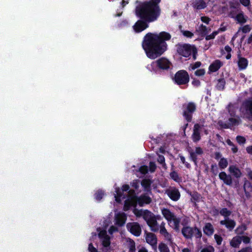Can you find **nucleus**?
I'll use <instances>...</instances> for the list:
<instances>
[{"label": "nucleus", "instance_id": "obj_1", "mask_svg": "<svg viewBox=\"0 0 252 252\" xmlns=\"http://www.w3.org/2000/svg\"><path fill=\"white\" fill-rule=\"evenodd\" d=\"M170 38V34L164 32L158 34L147 33L145 36L143 43V47L147 57L151 59H155L161 56L167 49L165 41Z\"/></svg>", "mask_w": 252, "mask_h": 252}, {"label": "nucleus", "instance_id": "obj_2", "mask_svg": "<svg viewBox=\"0 0 252 252\" xmlns=\"http://www.w3.org/2000/svg\"><path fill=\"white\" fill-rule=\"evenodd\" d=\"M160 0H151L140 3L136 8V14L147 22H152L157 19L159 15L158 3Z\"/></svg>", "mask_w": 252, "mask_h": 252}, {"label": "nucleus", "instance_id": "obj_3", "mask_svg": "<svg viewBox=\"0 0 252 252\" xmlns=\"http://www.w3.org/2000/svg\"><path fill=\"white\" fill-rule=\"evenodd\" d=\"M128 196L126 200L124 210H127L130 206H135L137 202L140 206H143L144 204H149L151 202V198L146 195L140 196L139 198H137L134 195V191L129 190L128 192Z\"/></svg>", "mask_w": 252, "mask_h": 252}, {"label": "nucleus", "instance_id": "obj_4", "mask_svg": "<svg viewBox=\"0 0 252 252\" xmlns=\"http://www.w3.org/2000/svg\"><path fill=\"white\" fill-rule=\"evenodd\" d=\"M178 53L181 56L188 57L191 54H194L196 51L194 47L188 44L179 45L177 49ZM193 58L196 59L195 55H193Z\"/></svg>", "mask_w": 252, "mask_h": 252}, {"label": "nucleus", "instance_id": "obj_5", "mask_svg": "<svg viewBox=\"0 0 252 252\" xmlns=\"http://www.w3.org/2000/svg\"><path fill=\"white\" fill-rule=\"evenodd\" d=\"M174 80L179 85L186 84L189 81V74L185 70L179 71L175 75Z\"/></svg>", "mask_w": 252, "mask_h": 252}, {"label": "nucleus", "instance_id": "obj_6", "mask_svg": "<svg viewBox=\"0 0 252 252\" xmlns=\"http://www.w3.org/2000/svg\"><path fill=\"white\" fill-rule=\"evenodd\" d=\"M184 107L185 108L184 116L188 121H189L191 119V116L190 113H192L195 110V105L193 103L189 102L185 104Z\"/></svg>", "mask_w": 252, "mask_h": 252}, {"label": "nucleus", "instance_id": "obj_7", "mask_svg": "<svg viewBox=\"0 0 252 252\" xmlns=\"http://www.w3.org/2000/svg\"><path fill=\"white\" fill-rule=\"evenodd\" d=\"M128 230L133 235L138 236L141 232V228L137 222H129L126 224Z\"/></svg>", "mask_w": 252, "mask_h": 252}, {"label": "nucleus", "instance_id": "obj_8", "mask_svg": "<svg viewBox=\"0 0 252 252\" xmlns=\"http://www.w3.org/2000/svg\"><path fill=\"white\" fill-rule=\"evenodd\" d=\"M133 213L137 217H142L146 221H148L154 216L153 213L147 210H139L137 209H134Z\"/></svg>", "mask_w": 252, "mask_h": 252}, {"label": "nucleus", "instance_id": "obj_9", "mask_svg": "<svg viewBox=\"0 0 252 252\" xmlns=\"http://www.w3.org/2000/svg\"><path fill=\"white\" fill-rule=\"evenodd\" d=\"M98 236L104 247L107 248L110 246V239L107 235L105 230H100L98 233Z\"/></svg>", "mask_w": 252, "mask_h": 252}, {"label": "nucleus", "instance_id": "obj_10", "mask_svg": "<svg viewBox=\"0 0 252 252\" xmlns=\"http://www.w3.org/2000/svg\"><path fill=\"white\" fill-rule=\"evenodd\" d=\"M145 239L146 242L150 244L155 250H157L158 240L156 236L154 234L152 233H146Z\"/></svg>", "mask_w": 252, "mask_h": 252}, {"label": "nucleus", "instance_id": "obj_11", "mask_svg": "<svg viewBox=\"0 0 252 252\" xmlns=\"http://www.w3.org/2000/svg\"><path fill=\"white\" fill-rule=\"evenodd\" d=\"M169 226L174 229L176 231L179 232L180 229V219L176 216H174L168 221Z\"/></svg>", "mask_w": 252, "mask_h": 252}, {"label": "nucleus", "instance_id": "obj_12", "mask_svg": "<svg viewBox=\"0 0 252 252\" xmlns=\"http://www.w3.org/2000/svg\"><path fill=\"white\" fill-rule=\"evenodd\" d=\"M126 220V217L124 213H118L115 215V223L118 226L123 225Z\"/></svg>", "mask_w": 252, "mask_h": 252}, {"label": "nucleus", "instance_id": "obj_13", "mask_svg": "<svg viewBox=\"0 0 252 252\" xmlns=\"http://www.w3.org/2000/svg\"><path fill=\"white\" fill-rule=\"evenodd\" d=\"M168 196L173 200L177 201L180 197V193L178 189L175 188L170 189L166 190Z\"/></svg>", "mask_w": 252, "mask_h": 252}, {"label": "nucleus", "instance_id": "obj_14", "mask_svg": "<svg viewBox=\"0 0 252 252\" xmlns=\"http://www.w3.org/2000/svg\"><path fill=\"white\" fill-rule=\"evenodd\" d=\"M129 187L128 185H126L123 186L122 189H117L116 190V194L115 195L116 201L120 202L121 198H124L123 196V192L124 191H127L129 189Z\"/></svg>", "mask_w": 252, "mask_h": 252}, {"label": "nucleus", "instance_id": "obj_15", "mask_svg": "<svg viewBox=\"0 0 252 252\" xmlns=\"http://www.w3.org/2000/svg\"><path fill=\"white\" fill-rule=\"evenodd\" d=\"M148 27L146 22L142 21H138L133 26L134 30L137 32H141Z\"/></svg>", "mask_w": 252, "mask_h": 252}, {"label": "nucleus", "instance_id": "obj_16", "mask_svg": "<svg viewBox=\"0 0 252 252\" xmlns=\"http://www.w3.org/2000/svg\"><path fill=\"white\" fill-rule=\"evenodd\" d=\"M157 63L159 68L162 69H166L169 67L170 63L165 58H160L153 63Z\"/></svg>", "mask_w": 252, "mask_h": 252}, {"label": "nucleus", "instance_id": "obj_17", "mask_svg": "<svg viewBox=\"0 0 252 252\" xmlns=\"http://www.w3.org/2000/svg\"><path fill=\"white\" fill-rule=\"evenodd\" d=\"M241 111L244 115H252V101H249L244 103Z\"/></svg>", "mask_w": 252, "mask_h": 252}, {"label": "nucleus", "instance_id": "obj_18", "mask_svg": "<svg viewBox=\"0 0 252 252\" xmlns=\"http://www.w3.org/2000/svg\"><path fill=\"white\" fill-rule=\"evenodd\" d=\"M220 179L223 181V183L227 185L230 186L232 183V180L231 177L226 174L224 172H221L219 174Z\"/></svg>", "mask_w": 252, "mask_h": 252}, {"label": "nucleus", "instance_id": "obj_19", "mask_svg": "<svg viewBox=\"0 0 252 252\" xmlns=\"http://www.w3.org/2000/svg\"><path fill=\"white\" fill-rule=\"evenodd\" d=\"M125 246L128 249L127 252H135V242L130 238H126Z\"/></svg>", "mask_w": 252, "mask_h": 252}, {"label": "nucleus", "instance_id": "obj_20", "mask_svg": "<svg viewBox=\"0 0 252 252\" xmlns=\"http://www.w3.org/2000/svg\"><path fill=\"white\" fill-rule=\"evenodd\" d=\"M222 65V63L220 60H216L212 63L209 67V71L210 73L216 72Z\"/></svg>", "mask_w": 252, "mask_h": 252}, {"label": "nucleus", "instance_id": "obj_21", "mask_svg": "<svg viewBox=\"0 0 252 252\" xmlns=\"http://www.w3.org/2000/svg\"><path fill=\"white\" fill-rule=\"evenodd\" d=\"M193 229L189 226H185L183 228L182 233L186 238H191L193 235Z\"/></svg>", "mask_w": 252, "mask_h": 252}, {"label": "nucleus", "instance_id": "obj_22", "mask_svg": "<svg viewBox=\"0 0 252 252\" xmlns=\"http://www.w3.org/2000/svg\"><path fill=\"white\" fill-rule=\"evenodd\" d=\"M165 223H162L159 228V233L168 241H171V235L167 232L164 226Z\"/></svg>", "mask_w": 252, "mask_h": 252}, {"label": "nucleus", "instance_id": "obj_23", "mask_svg": "<svg viewBox=\"0 0 252 252\" xmlns=\"http://www.w3.org/2000/svg\"><path fill=\"white\" fill-rule=\"evenodd\" d=\"M146 222L152 231H156L158 230V222L157 221V218L155 216L152 217Z\"/></svg>", "mask_w": 252, "mask_h": 252}, {"label": "nucleus", "instance_id": "obj_24", "mask_svg": "<svg viewBox=\"0 0 252 252\" xmlns=\"http://www.w3.org/2000/svg\"><path fill=\"white\" fill-rule=\"evenodd\" d=\"M220 223L222 225H224L226 228L230 230L233 229L235 226V221L228 219H226L220 221Z\"/></svg>", "mask_w": 252, "mask_h": 252}, {"label": "nucleus", "instance_id": "obj_25", "mask_svg": "<svg viewBox=\"0 0 252 252\" xmlns=\"http://www.w3.org/2000/svg\"><path fill=\"white\" fill-rule=\"evenodd\" d=\"M230 173L236 178H239L241 176V172L239 169L234 165H231L228 168Z\"/></svg>", "mask_w": 252, "mask_h": 252}, {"label": "nucleus", "instance_id": "obj_26", "mask_svg": "<svg viewBox=\"0 0 252 252\" xmlns=\"http://www.w3.org/2000/svg\"><path fill=\"white\" fill-rule=\"evenodd\" d=\"M203 230L204 233L208 236L212 235L214 231L213 226L210 223H206Z\"/></svg>", "mask_w": 252, "mask_h": 252}, {"label": "nucleus", "instance_id": "obj_27", "mask_svg": "<svg viewBox=\"0 0 252 252\" xmlns=\"http://www.w3.org/2000/svg\"><path fill=\"white\" fill-rule=\"evenodd\" d=\"M242 242V238L240 236L233 237L230 242V246L233 248H238Z\"/></svg>", "mask_w": 252, "mask_h": 252}, {"label": "nucleus", "instance_id": "obj_28", "mask_svg": "<svg viewBox=\"0 0 252 252\" xmlns=\"http://www.w3.org/2000/svg\"><path fill=\"white\" fill-rule=\"evenodd\" d=\"M193 6L194 9L200 10L205 8L207 4L203 0H197L193 3Z\"/></svg>", "mask_w": 252, "mask_h": 252}, {"label": "nucleus", "instance_id": "obj_29", "mask_svg": "<svg viewBox=\"0 0 252 252\" xmlns=\"http://www.w3.org/2000/svg\"><path fill=\"white\" fill-rule=\"evenodd\" d=\"M199 129L200 126L196 124L194 126L193 133L192 135V138L194 141L196 142L200 139L199 135Z\"/></svg>", "mask_w": 252, "mask_h": 252}, {"label": "nucleus", "instance_id": "obj_30", "mask_svg": "<svg viewBox=\"0 0 252 252\" xmlns=\"http://www.w3.org/2000/svg\"><path fill=\"white\" fill-rule=\"evenodd\" d=\"M210 29L207 28L203 24L199 26L196 29V32L202 35H206L209 32H210Z\"/></svg>", "mask_w": 252, "mask_h": 252}, {"label": "nucleus", "instance_id": "obj_31", "mask_svg": "<svg viewBox=\"0 0 252 252\" xmlns=\"http://www.w3.org/2000/svg\"><path fill=\"white\" fill-rule=\"evenodd\" d=\"M161 213L164 218L168 221L175 216L174 214L171 212L169 209H163L161 210Z\"/></svg>", "mask_w": 252, "mask_h": 252}, {"label": "nucleus", "instance_id": "obj_32", "mask_svg": "<svg viewBox=\"0 0 252 252\" xmlns=\"http://www.w3.org/2000/svg\"><path fill=\"white\" fill-rule=\"evenodd\" d=\"M203 153V151L201 148L200 147L196 148L194 151H191L190 153V157L192 158V160L195 162L196 161V157L198 155H201Z\"/></svg>", "mask_w": 252, "mask_h": 252}, {"label": "nucleus", "instance_id": "obj_33", "mask_svg": "<svg viewBox=\"0 0 252 252\" xmlns=\"http://www.w3.org/2000/svg\"><path fill=\"white\" fill-rule=\"evenodd\" d=\"M238 64L240 69H245L248 65V61L245 58L239 57Z\"/></svg>", "mask_w": 252, "mask_h": 252}, {"label": "nucleus", "instance_id": "obj_34", "mask_svg": "<svg viewBox=\"0 0 252 252\" xmlns=\"http://www.w3.org/2000/svg\"><path fill=\"white\" fill-rule=\"evenodd\" d=\"M244 190L248 197L252 196V187L249 183H245L244 185Z\"/></svg>", "mask_w": 252, "mask_h": 252}, {"label": "nucleus", "instance_id": "obj_35", "mask_svg": "<svg viewBox=\"0 0 252 252\" xmlns=\"http://www.w3.org/2000/svg\"><path fill=\"white\" fill-rule=\"evenodd\" d=\"M158 248L160 252H170V250L167 245L163 243H160Z\"/></svg>", "mask_w": 252, "mask_h": 252}, {"label": "nucleus", "instance_id": "obj_36", "mask_svg": "<svg viewBox=\"0 0 252 252\" xmlns=\"http://www.w3.org/2000/svg\"><path fill=\"white\" fill-rule=\"evenodd\" d=\"M237 21L240 23H244L247 21V18L242 13H239L236 17Z\"/></svg>", "mask_w": 252, "mask_h": 252}, {"label": "nucleus", "instance_id": "obj_37", "mask_svg": "<svg viewBox=\"0 0 252 252\" xmlns=\"http://www.w3.org/2000/svg\"><path fill=\"white\" fill-rule=\"evenodd\" d=\"M219 164L220 167L222 169L226 168L228 165L227 159L224 158H221L219 161Z\"/></svg>", "mask_w": 252, "mask_h": 252}, {"label": "nucleus", "instance_id": "obj_38", "mask_svg": "<svg viewBox=\"0 0 252 252\" xmlns=\"http://www.w3.org/2000/svg\"><path fill=\"white\" fill-rule=\"evenodd\" d=\"M224 31V29L221 30V29H220L218 31L214 32L212 33H211L210 35H208L206 36V40H210L211 39H213L215 38V37L218 34L219 31Z\"/></svg>", "mask_w": 252, "mask_h": 252}, {"label": "nucleus", "instance_id": "obj_39", "mask_svg": "<svg viewBox=\"0 0 252 252\" xmlns=\"http://www.w3.org/2000/svg\"><path fill=\"white\" fill-rule=\"evenodd\" d=\"M151 181L149 179H144L142 181V186L145 189H148L151 184Z\"/></svg>", "mask_w": 252, "mask_h": 252}, {"label": "nucleus", "instance_id": "obj_40", "mask_svg": "<svg viewBox=\"0 0 252 252\" xmlns=\"http://www.w3.org/2000/svg\"><path fill=\"white\" fill-rule=\"evenodd\" d=\"M251 30V28L249 25H245L239 29L238 32L242 31L244 33H248Z\"/></svg>", "mask_w": 252, "mask_h": 252}, {"label": "nucleus", "instance_id": "obj_41", "mask_svg": "<svg viewBox=\"0 0 252 252\" xmlns=\"http://www.w3.org/2000/svg\"><path fill=\"white\" fill-rule=\"evenodd\" d=\"M200 252H214V249L212 246H209L203 248Z\"/></svg>", "mask_w": 252, "mask_h": 252}, {"label": "nucleus", "instance_id": "obj_42", "mask_svg": "<svg viewBox=\"0 0 252 252\" xmlns=\"http://www.w3.org/2000/svg\"><path fill=\"white\" fill-rule=\"evenodd\" d=\"M220 214L225 217H228V216L230 215V212L226 208H223L222 209L220 212Z\"/></svg>", "mask_w": 252, "mask_h": 252}, {"label": "nucleus", "instance_id": "obj_43", "mask_svg": "<svg viewBox=\"0 0 252 252\" xmlns=\"http://www.w3.org/2000/svg\"><path fill=\"white\" fill-rule=\"evenodd\" d=\"M193 235L196 238H200L202 236L201 232L197 228H194L193 229Z\"/></svg>", "mask_w": 252, "mask_h": 252}, {"label": "nucleus", "instance_id": "obj_44", "mask_svg": "<svg viewBox=\"0 0 252 252\" xmlns=\"http://www.w3.org/2000/svg\"><path fill=\"white\" fill-rule=\"evenodd\" d=\"M158 161L159 163L162 164L163 166L164 167L165 166V159L163 156L159 155Z\"/></svg>", "mask_w": 252, "mask_h": 252}, {"label": "nucleus", "instance_id": "obj_45", "mask_svg": "<svg viewBox=\"0 0 252 252\" xmlns=\"http://www.w3.org/2000/svg\"><path fill=\"white\" fill-rule=\"evenodd\" d=\"M246 229L247 227L245 225H241L237 228L236 231L238 233H242Z\"/></svg>", "mask_w": 252, "mask_h": 252}, {"label": "nucleus", "instance_id": "obj_46", "mask_svg": "<svg viewBox=\"0 0 252 252\" xmlns=\"http://www.w3.org/2000/svg\"><path fill=\"white\" fill-rule=\"evenodd\" d=\"M201 65V63L199 62H196L195 63L190 64V68L191 69H195L199 67Z\"/></svg>", "mask_w": 252, "mask_h": 252}, {"label": "nucleus", "instance_id": "obj_47", "mask_svg": "<svg viewBox=\"0 0 252 252\" xmlns=\"http://www.w3.org/2000/svg\"><path fill=\"white\" fill-rule=\"evenodd\" d=\"M170 177L172 179L176 181H178L179 180L178 175L175 172H173L170 173Z\"/></svg>", "mask_w": 252, "mask_h": 252}, {"label": "nucleus", "instance_id": "obj_48", "mask_svg": "<svg viewBox=\"0 0 252 252\" xmlns=\"http://www.w3.org/2000/svg\"><path fill=\"white\" fill-rule=\"evenodd\" d=\"M236 140H237V141L239 144H243L245 142V141H246V139L244 137L240 136H237L236 137Z\"/></svg>", "mask_w": 252, "mask_h": 252}, {"label": "nucleus", "instance_id": "obj_49", "mask_svg": "<svg viewBox=\"0 0 252 252\" xmlns=\"http://www.w3.org/2000/svg\"><path fill=\"white\" fill-rule=\"evenodd\" d=\"M150 171L152 172L155 171L156 169V164L153 162H151L149 165Z\"/></svg>", "mask_w": 252, "mask_h": 252}, {"label": "nucleus", "instance_id": "obj_50", "mask_svg": "<svg viewBox=\"0 0 252 252\" xmlns=\"http://www.w3.org/2000/svg\"><path fill=\"white\" fill-rule=\"evenodd\" d=\"M242 238V241L245 243V244H248L250 242V238L248 236H241Z\"/></svg>", "mask_w": 252, "mask_h": 252}, {"label": "nucleus", "instance_id": "obj_51", "mask_svg": "<svg viewBox=\"0 0 252 252\" xmlns=\"http://www.w3.org/2000/svg\"><path fill=\"white\" fill-rule=\"evenodd\" d=\"M139 171L143 174H145L146 173H147V171H148V168H147V166H141L140 168H139Z\"/></svg>", "mask_w": 252, "mask_h": 252}, {"label": "nucleus", "instance_id": "obj_52", "mask_svg": "<svg viewBox=\"0 0 252 252\" xmlns=\"http://www.w3.org/2000/svg\"><path fill=\"white\" fill-rule=\"evenodd\" d=\"M205 73V70L203 69H200L197 70L195 72V74L197 76H202Z\"/></svg>", "mask_w": 252, "mask_h": 252}, {"label": "nucleus", "instance_id": "obj_53", "mask_svg": "<svg viewBox=\"0 0 252 252\" xmlns=\"http://www.w3.org/2000/svg\"><path fill=\"white\" fill-rule=\"evenodd\" d=\"M118 231V228L114 226H111L110 228L108 230V232L110 234H113L115 232H117Z\"/></svg>", "mask_w": 252, "mask_h": 252}, {"label": "nucleus", "instance_id": "obj_54", "mask_svg": "<svg viewBox=\"0 0 252 252\" xmlns=\"http://www.w3.org/2000/svg\"><path fill=\"white\" fill-rule=\"evenodd\" d=\"M214 237L217 244L220 245L222 242V238L218 235H215Z\"/></svg>", "mask_w": 252, "mask_h": 252}, {"label": "nucleus", "instance_id": "obj_55", "mask_svg": "<svg viewBox=\"0 0 252 252\" xmlns=\"http://www.w3.org/2000/svg\"><path fill=\"white\" fill-rule=\"evenodd\" d=\"M201 20L206 24H208L210 21V19L206 16H202L201 17Z\"/></svg>", "mask_w": 252, "mask_h": 252}, {"label": "nucleus", "instance_id": "obj_56", "mask_svg": "<svg viewBox=\"0 0 252 252\" xmlns=\"http://www.w3.org/2000/svg\"><path fill=\"white\" fill-rule=\"evenodd\" d=\"M183 34L188 37H191L193 36V33L189 31H183L182 32Z\"/></svg>", "mask_w": 252, "mask_h": 252}, {"label": "nucleus", "instance_id": "obj_57", "mask_svg": "<svg viewBox=\"0 0 252 252\" xmlns=\"http://www.w3.org/2000/svg\"><path fill=\"white\" fill-rule=\"evenodd\" d=\"M238 252H252V249L251 247H247L239 251Z\"/></svg>", "mask_w": 252, "mask_h": 252}, {"label": "nucleus", "instance_id": "obj_58", "mask_svg": "<svg viewBox=\"0 0 252 252\" xmlns=\"http://www.w3.org/2000/svg\"><path fill=\"white\" fill-rule=\"evenodd\" d=\"M103 195V193L102 192L98 191L96 195V199L97 200H100L102 198Z\"/></svg>", "mask_w": 252, "mask_h": 252}, {"label": "nucleus", "instance_id": "obj_59", "mask_svg": "<svg viewBox=\"0 0 252 252\" xmlns=\"http://www.w3.org/2000/svg\"><path fill=\"white\" fill-rule=\"evenodd\" d=\"M241 3L244 6H248L250 4V0H240Z\"/></svg>", "mask_w": 252, "mask_h": 252}, {"label": "nucleus", "instance_id": "obj_60", "mask_svg": "<svg viewBox=\"0 0 252 252\" xmlns=\"http://www.w3.org/2000/svg\"><path fill=\"white\" fill-rule=\"evenodd\" d=\"M132 186L135 189L138 187V182L137 180L134 181L132 183Z\"/></svg>", "mask_w": 252, "mask_h": 252}, {"label": "nucleus", "instance_id": "obj_61", "mask_svg": "<svg viewBox=\"0 0 252 252\" xmlns=\"http://www.w3.org/2000/svg\"><path fill=\"white\" fill-rule=\"evenodd\" d=\"M138 252H148L147 249L144 247H141L138 248Z\"/></svg>", "mask_w": 252, "mask_h": 252}, {"label": "nucleus", "instance_id": "obj_62", "mask_svg": "<svg viewBox=\"0 0 252 252\" xmlns=\"http://www.w3.org/2000/svg\"><path fill=\"white\" fill-rule=\"evenodd\" d=\"M229 121L230 122V124L232 125H236L238 123V121L235 119H230Z\"/></svg>", "mask_w": 252, "mask_h": 252}, {"label": "nucleus", "instance_id": "obj_63", "mask_svg": "<svg viewBox=\"0 0 252 252\" xmlns=\"http://www.w3.org/2000/svg\"><path fill=\"white\" fill-rule=\"evenodd\" d=\"M246 150L248 153L252 154V146L247 147Z\"/></svg>", "mask_w": 252, "mask_h": 252}, {"label": "nucleus", "instance_id": "obj_64", "mask_svg": "<svg viewBox=\"0 0 252 252\" xmlns=\"http://www.w3.org/2000/svg\"><path fill=\"white\" fill-rule=\"evenodd\" d=\"M224 49L225 51L228 53H230L231 51V48L228 46H226L224 48Z\"/></svg>", "mask_w": 252, "mask_h": 252}]
</instances>
